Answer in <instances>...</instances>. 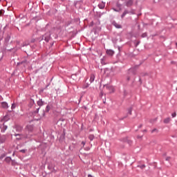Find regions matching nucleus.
I'll list each match as a JSON object with an SVG mask.
<instances>
[{"label": "nucleus", "mask_w": 177, "mask_h": 177, "mask_svg": "<svg viewBox=\"0 0 177 177\" xmlns=\"http://www.w3.org/2000/svg\"><path fill=\"white\" fill-rule=\"evenodd\" d=\"M126 13H123V15H122V17H124V16H125Z\"/></svg>", "instance_id": "24"}, {"label": "nucleus", "mask_w": 177, "mask_h": 177, "mask_svg": "<svg viewBox=\"0 0 177 177\" xmlns=\"http://www.w3.org/2000/svg\"><path fill=\"white\" fill-rule=\"evenodd\" d=\"M39 110V109H37V111Z\"/></svg>", "instance_id": "31"}, {"label": "nucleus", "mask_w": 177, "mask_h": 177, "mask_svg": "<svg viewBox=\"0 0 177 177\" xmlns=\"http://www.w3.org/2000/svg\"><path fill=\"white\" fill-rule=\"evenodd\" d=\"M26 129H28V131H29V132H31L34 129V127L32 125H30V124L27 125Z\"/></svg>", "instance_id": "1"}, {"label": "nucleus", "mask_w": 177, "mask_h": 177, "mask_svg": "<svg viewBox=\"0 0 177 177\" xmlns=\"http://www.w3.org/2000/svg\"><path fill=\"white\" fill-rule=\"evenodd\" d=\"M145 37H147V33H143V34L142 35V38H145Z\"/></svg>", "instance_id": "16"}, {"label": "nucleus", "mask_w": 177, "mask_h": 177, "mask_svg": "<svg viewBox=\"0 0 177 177\" xmlns=\"http://www.w3.org/2000/svg\"><path fill=\"white\" fill-rule=\"evenodd\" d=\"M93 81H95V75L92 74L91 75V77H90V82H93Z\"/></svg>", "instance_id": "8"}, {"label": "nucleus", "mask_w": 177, "mask_h": 177, "mask_svg": "<svg viewBox=\"0 0 177 177\" xmlns=\"http://www.w3.org/2000/svg\"><path fill=\"white\" fill-rule=\"evenodd\" d=\"M20 151H21V153H26V149H21Z\"/></svg>", "instance_id": "20"}, {"label": "nucleus", "mask_w": 177, "mask_h": 177, "mask_svg": "<svg viewBox=\"0 0 177 177\" xmlns=\"http://www.w3.org/2000/svg\"><path fill=\"white\" fill-rule=\"evenodd\" d=\"M6 140V136H1V138H0L1 143H5Z\"/></svg>", "instance_id": "3"}, {"label": "nucleus", "mask_w": 177, "mask_h": 177, "mask_svg": "<svg viewBox=\"0 0 177 177\" xmlns=\"http://www.w3.org/2000/svg\"><path fill=\"white\" fill-rule=\"evenodd\" d=\"M128 81H129V77L128 78Z\"/></svg>", "instance_id": "32"}, {"label": "nucleus", "mask_w": 177, "mask_h": 177, "mask_svg": "<svg viewBox=\"0 0 177 177\" xmlns=\"http://www.w3.org/2000/svg\"><path fill=\"white\" fill-rule=\"evenodd\" d=\"M125 142L128 143V145H132V140H125Z\"/></svg>", "instance_id": "12"}, {"label": "nucleus", "mask_w": 177, "mask_h": 177, "mask_svg": "<svg viewBox=\"0 0 177 177\" xmlns=\"http://www.w3.org/2000/svg\"><path fill=\"white\" fill-rule=\"evenodd\" d=\"M142 136H138V139H141Z\"/></svg>", "instance_id": "25"}, {"label": "nucleus", "mask_w": 177, "mask_h": 177, "mask_svg": "<svg viewBox=\"0 0 177 177\" xmlns=\"http://www.w3.org/2000/svg\"><path fill=\"white\" fill-rule=\"evenodd\" d=\"M112 24H113V26H114V27H115V28H122L121 25L117 24V22H115V21H113L112 23Z\"/></svg>", "instance_id": "2"}, {"label": "nucleus", "mask_w": 177, "mask_h": 177, "mask_svg": "<svg viewBox=\"0 0 177 177\" xmlns=\"http://www.w3.org/2000/svg\"><path fill=\"white\" fill-rule=\"evenodd\" d=\"M163 122H164V124H169V122H171L170 118H167L164 119Z\"/></svg>", "instance_id": "5"}, {"label": "nucleus", "mask_w": 177, "mask_h": 177, "mask_svg": "<svg viewBox=\"0 0 177 177\" xmlns=\"http://www.w3.org/2000/svg\"><path fill=\"white\" fill-rule=\"evenodd\" d=\"M171 117H172L173 118H175V117H176V112H174V113H173L171 114Z\"/></svg>", "instance_id": "15"}, {"label": "nucleus", "mask_w": 177, "mask_h": 177, "mask_svg": "<svg viewBox=\"0 0 177 177\" xmlns=\"http://www.w3.org/2000/svg\"><path fill=\"white\" fill-rule=\"evenodd\" d=\"M15 108H16V105L15 104H12L11 109H15Z\"/></svg>", "instance_id": "18"}, {"label": "nucleus", "mask_w": 177, "mask_h": 177, "mask_svg": "<svg viewBox=\"0 0 177 177\" xmlns=\"http://www.w3.org/2000/svg\"><path fill=\"white\" fill-rule=\"evenodd\" d=\"M11 160H12V158H10V157H8L6 158V162H10Z\"/></svg>", "instance_id": "13"}, {"label": "nucleus", "mask_w": 177, "mask_h": 177, "mask_svg": "<svg viewBox=\"0 0 177 177\" xmlns=\"http://www.w3.org/2000/svg\"><path fill=\"white\" fill-rule=\"evenodd\" d=\"M1 106L3 107V109H8L9 106H8V103L7 102H1Z\"/></svg>", "instance_id": "4"}, {"label": "nucleus", "mask_w": 177, "mask_h": 177, "mask_svg": "<svg viewBox=\"0 0 177 177\" xmlns=\"http://www.w3.org/2000/svg\"><path fill=\"white\" fill-rule=\"evenodd\" d=\"M145 165H142L141 166V168H145Z\"/></svg>", "instance_id": "27"}, {"label": "nucleus", "mask_w": 177, "mask_h": 177, "mask_svg": "<svg viewBox=\"0 0 177 177\" xmlns=\"http://www.w3.org/2000/svg\"><path fill=\"white\" fill-rule=\"evenodd\" d=\"M37 104L38 106H43L44 102H42V100H39V101H37Z\"/></svg>", "instance_id": "9"}, {"label": "nucleus", "mask_w": 177, "mask_h": 177, "mask_svg": "<svg viewBox=\"0 0 177 177\" xmlns=\"http://www.w3.org/2000/svg\"><path fill=\"white\" fill-rule=\"evenodd\" d=\"M167 160H169V158H167Z\"/></svg>", "instance_id": "30"}, {"label": "nucleus", "mask_w": 177, "mask_h": 177, "mask_svg": "<svg viewBox=\"0 0 177 177\" xmlns=\"http://www.w3.org/2000/svg\"><path fill=\"white\" fill-rule=\"evenodd\" d=\"M88 177H92V176L91 174H88Z\"/></svg>", "instance_id": "26"}, {"label": "nucleus", "mask_w": 177, "mask_h": 177, "mask_svg": "<svg viewBox=\"0 0 177 177\" xmlns=\"http://www.w3.org/2000/svg\"><path fill=\"white\" fill-rule=\"evenodd\" d=\"M111 53H112V55H113V53H114V51H111Z\"/></svg>", "instance_id": "28"}, {"label": "nucleus", "mask_w": 177, "mask_h": 177, "mask_svg": "<svg viewBox=\"0 0 177 177\" xmlns=\"http://www.w3.org/2000/svg\"><path fill=\"white\" fill-rule=\"evenodd\" d=\"M157 129H153V130H152V133H153V132H157Z\"/></svg>", "instance_id": "22"}, {"label": "nucleus", "mask_w": 177, "mask_h": 177, "mask_svg": "<svg viewBox=\"0 0 177 177\" xmlns=\"http://www.w3.org/2000/svg\"><path fill=\"white\" fill-rule=\"evenodd\" d=\"M88 139H89L90 140H93V139H95V136H93V135H90V136H88Z\"/></svg>", "instance_id": "10"}, {"label": "nucleus", "mask_w": 177, "mask_h": 177, "mask_svg": "<svg viewBox=\"0 0 177 177\" xmlns=\"http://www.w3.org/2000/svg\"><path fill=\"white\" fill-rule=\"evenodd\" d=\"M176 46H177V43H176Z\"/></svg>", "instance_id": "33"}, {"label": "nucleus", "mask_w": 177, "mask_h": 177, "mask_svg": "<svg viewBox=\"0 0 177 177\" xmlns=\"http://www.w3.org/2000/svg\"><path fill=\"white\" fill-rule=\"evenodd\" d=\"M128 114H129V115H132V108H129L128 109Z\"/></svg>", "instance_id": "11"}, {"label": "nucleus", "mask_w": 177, "mask_h": 177, "mask_svg": "<svg viewBox=\"0 0 177 177\" xmlns=\"http://www.w3.org/2000/svg\"><path fill=\"white\" fill-rule=\"evenodd\" d=\"M133 3V0H129L127 2V6H132Z\"/></svg>", "instance_id": "6"}, {"label": "nucleus", "mask_w": 177, "mask_h": 177, "mask_svg": "<svg viewBox=\"0 0 177 177\" xmlns=\"http://www.w3.org/2000/svg\"><path fill=\"white\" fill-rule=\"evenodd\" d=\"M6 129H8V127L3 126V129L1 130V132H5V130H6Z\"/></svg>", "instance_id": "14"}, {"label": "nucleus", "mask_w": 177, "mask_h": 177, "mask_svg": "<svg viewBox=\"0 0 177 177\" xmlns=\"http://www.w3.org/2000/svg\"><path fill=\"white\" fill-rule=\"evenodd\" d=\"M106 53L108 54V55H110V53H111V50H106Z\"/></svg>", "instance_id": "19"}, {"label": "nucleus", "mask_w": 177, "mask_h": 177, "mask_svg": "<svg viewBox=\"0 0 177 177\" xmlns=\"http://www.w3.org/2000/svg\"><path fill=\"white\" fill-rule=\"evenodd\" d=\"M49 109H50L49 106H46V111H49Z\"/></svg>", "instance_id": "21"}, {"label": "nucleus", "mask_w": 177, "mask_h": 177, "mask_svg": "<svg viewBox=\"0 0 177 177\" xmlns=\"http://www.w3.org/2000/svg\"><path fill=\"white\" fill-rule=\"evenodd\" d=\"M105 3L104 2H102L98 5V7L100 9H104Z\"/></svg>", "instance_id": "7"}, {"label": "nucleus", "mask_w": 177, "mask_h": 177, "mask_svg": "<svg viewBox=\"0 0 177 177\" xmlns=\"http://www.w3.org/2000/svg\"><path fill=\"white\" fill-rule=\"evenodd\" d=\"M45 41H48V39H45Z\"/></svg>", "instance_id": "29"}, {"label": "nucleus", "mask_w": 177, "mask_h": 177, "mask_svg": "<svg viewBox=\"0 0 177 177\" xmlns=\"http://www.w3.org/2000/svg\"><path fill=\"white\" fill-rule=\"evenodd\" d=\"M3 15V10H0V16H2Z\"/></svg>", "instance_id": "17"}, {"label": "nucleus", "mask_w": 177, "mask_h": 177, "mask_svg": "<svg viewBox=\"0 0 177 177\" xmlns=\"http://www.w3.org/2000/svg\"><path fill=\"white\" fill-rule=\"evenodd\" d=\"M82 145L83 146H85V142L82 141Z\"/></svg>", "instance_id": "23"}]
</instances>
